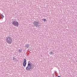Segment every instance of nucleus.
Masks as SVG:
<instances>
[{
	"instance_id": "f257e3e1",
	"label": "nucleus",
	"mask_w": 77,
	"mask_h": 77,
	"mask_svg": "<svg viewBox=\"0 0 77 77\" xmlns=\"http://www.w3.org/2000/svg\"><path fill=\"white\" fill-rule=\"evenodd\" d=\"M33 64L29 61L28 63V66L26 68V70H30V69H32L34 68V66L32 65Z\"/></svg>"
},
{
	"instance_id": "f03ea898",
	"label": "nucleus",
	"mask_w": 77,
	"mask_h": 77,
	"mask_svg": "<svg viewBox=\"0 0 77 77\" xmlns=\"http://www.w3.org/2000/svg\"><path fill=\"white\" fill-rule=\"evenodd\" d=\"M6 41L9 44H11L12 42V39L9 36H7L6 38Z\"/></svg>"
},
{
	"instance_id": "7ed1b4c3",
	"label": "nucleus",
	"mask_w": 77,
	"mask_h": 77,
	"mask_svg": "<svg viewBox=\"0 0 77 77\" xmlns=\"http://www.w3.org/2000/svg\"><path fill=\"white\" fill-rule=\"evenodd\" d=\"M39 24H41L40 21L39 20H35L34 22L33 26H35L36 27H39L41 26L40 25H39Z\"/></svg>"
},
{
	"instance_id": "20e7f679",
	"label": "nucleus",
	"mask_w": 77,
	"mask_h": 77,
	"mask_svg": "<svg viewBox=\"0 0 77 77\" xmlns=\"http://www.w3.org/2000/svg\"><path fill=\"white\" fill-rule=\"evenodd\" d=\"M12 24L13 26H16V27H17L19 25L18 22L16 21H13Z\"/></svg>"
},
{
	"instance_id": "39448f33",
	"label": "nucleus",
	"mask_w": 77,
	"mask_h": 77,
	"mask_svg": "<svg viewBox=\"0 0 77 77\" xmlns=\"http://www.w3.org/2000/svg\"><path fill=\"white\" fill-rule=\"evenodd\" d=\"M25 47L26 48H28V47H29L30 45L29 44H26Z\"/></svg>"
},
{
	"instance_id": "423d86ee",
	"label": "nucleus",
	"mask_w": 77,
	"mask_h": 77,
	"mask_svg": "<svg viewBox=\"0 0 77 77\" xmlns=\"http://www.w3.org/2000/svg\"><path fill=\"white\" fill-rule=\"evenodd\" d=\"M26 63H23V65L24 66H26Z\"/></svg>"
},
{
	"instance_id": "0eeeda50",
	"label": "nucleus",
	"mask_w": 77,
	"mask_h": 77,
	"mask_svg": "<svg viewBox=\"0 0 77 77\" xmlns=\"http://www.w3.org/2000/svg\"><path fill=\"white\" fill-rule=\"evenodd\" d=\"M49 54L51 55H52L53 54V52L51 51L49 52Z\"/></svg>"
},
{
	"instance_id": "6e6552de",
	"label": "nucleus",
	"mask_w": 77,
	"mask_h": 77,
	"mask_svg": "<svg viewBox=\"0 0 77 77\" xmlns=\"http://www.w3.org/2000/svg\"><path fill=\"white\" fill-rule=\"evenodd\" d=\"M1 18H2V19H3V18H4V16H3V15L1 14Z\"/></svg>"
},
{
	"instance_id": "1a4fd4ad",
	"label": "nucleus",
	"mask_w": 77,
	"mask_h": 77,
	"mask_svg": "<svg viewBox=\"0 0 77 77\" xmlns=\"http://www.w3.org/2000/svg\"><path fill=\"white\" fill-rule=\"evenodd\" d=\"M23 61L24 63H26V58L24 59Z\"/></svg>"
},
{
	"instance_id": "9d476101",
	"label": "nucleus",
	"mask_w": 77,
	"mask_h": 77,
	"mask_svg": "<svg viewBox=\"0 0 77 77\" xmlns=\"http://www.w3.org/2000/svg\"><path fill=\"white\" fill-rule=\"evenodd\" d=\"M42 20L44 21V22H46L47 21V20H46V19H43Z\"/></svg>"
},
{
	"instance_id": "9b49d317",
	"label": "nucleus",
	"mask_w": 77,
	"mask_h": 77,
	"mask_svg": "<svg viewBox=\"0 0 77 77\" xmlns=\"http://www.w3.org/2000/svg\"><path fill=\"white\" fill-rule=\"evenodd\" d=\"M22 49H19L18 51L19 53H21Z\"/></svg>"
},
{
	"instance_id": "f8f14e48",
	"label": "nucleus",
	"mask_w": 77,
	"mask_h": 77,
	"mask_svg": "<svg viewBox=\"0 0 77 77\" xmlns=\"http://www.w3.org/2000/svg\"><path fill=\"white\" fill-rule=\"evenodd\" d=\"M13 57V60H15V59H16V58H14V57Z\"/></svg>"
},
{
	"instance_id": "ddd939ff",
	"label": "nucleus",
	"mask_w": 77,
	"mask_h": 77,
	"mask_svg": "<svg viewBox=\"0 0 77 77\" xmlns=\"http://www.w3.org/2000/svg\"><path fill=\"white\" fill-rule=\"evenodd\" d=\"M57 77H60V76H57Z\"/></svg>"
}]
</instances>
